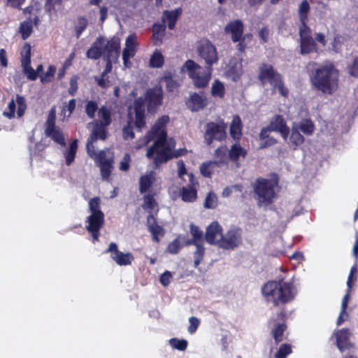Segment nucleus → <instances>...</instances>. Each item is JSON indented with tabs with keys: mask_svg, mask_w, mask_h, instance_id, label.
Instances as JSON below:
<instances>
[{
	"mask_svg": "<svg viewBox=\"0 0 358 358\" xmlns=\"http://www.w3.org/2000/svg\"><path fill=\"white\" fill-rule=\"evenodd\" d=\"M169 343L171 347L180 351H185L187 348V341L185 339H178L173 338L169 340Z\"/></svg>",
	"mask_w": 358,
	"mask_h": 358,
	"instance_id": "8fccbe9b",
	"label": "nucleus"
},
{
	"mask_svg": "<svg viewBox=\"0 0 358 358\" xmlns=\"http://www.w3.org/2000/svg\"><path fill=\"white\" fill-rule=\"evenodd\" d=\"M19 32L23 40L28 38L33 32V25L31 20H25L20 23Z\"/></svg>",
	"mask_w": 358,
	"mask_h": 358,
	"instance_id": "ea45409f",
	"label": "nucleus"
},
{
	"mask_svg": "<svg viewBox=\"0 0 358 358\" xmlns=\"http://www.w3.org/2000/svg\"><path fill=\"white\" fill-rule=\"evenodd\" d=\"M189 184L187 187H182L180 190L181 199L186 203H193L197 199L196 186L198 181L192 173L188 174Z\"/></svg>",
	"mask_w": 358,
	"mask_h": 358,
	"instance_id": "f3484780",
	"label": "nucleus"
},
{
	"mask_svg": "<svg viewBox=\"0 0 358 358\" xmlns=\"http://www.w3.org/2000/svg\"><path fill=\"white\" fill-rule=\"evenodd\" d=\"M296 127L306 136H311L315 131V125L310 119L303 120L299 124L296 125Z\"/></svg>",
	"mask_w": 358,
	"mask_h": 358,
	"instance_id": "e433bc0d",
	"label": "nucleus"
},
{
	"mask_svg": "<svg viewBox=\"0 0 358 358\" xmlns=\"http://www.w3.org/2000/svg\"><path fill=\"white\" fill-rule=\"evenodd\" d=\"M198 56L205 62L206 67L213 68L219 61L218 52L212 42L206 38L200 39L196 43Z\"/></svg>",
	"mask_w": 358,
	"mask_h": 358,
	"instance_id": "6e6552de",
	"label": "nucleus"
},
{
	"mask_svg": "<svg viewBox=\"0 0 358 358\" xmlns=\"http://www.w3.org/2000/svg\"><path fill=\"white\" fill-rule=\"evenodd\" d=\"M56 67L53 65L49 66L47 71L41 75V81L43 83L51 82L55 76Z\"/></svg>",
	"mask_w": 358,
	"mask_h": 358,
	"instance_id": "864d4df0",
	"label": "nucleus"
},
{
	"mask_svg": "<svg viewBox=\"0 0 358 358\" xmlns=\"http://www.w3.org/2000/svg\"><path fill=\"white\" fill-rule=\"evenodd\" d=\"M104 60L106 62L104 71L109 73L112 70L113 63L116 62L120 57V39L116 36L111 38L104 45Z\"/></svg>",
	"mask_w": 358,
	"mask_h": 358,
	"instance_id": "f8f14e48",
	"label": "nucleus"
},
{
	"mask_svg": "<svg viewBox=\"0 0 358 358\" xmlns=\"http://www.w3.org/2000/svg\"><path fill=\"white\" fill-rule=\"evenodd\" d=\"M270 31L267 26L263 27L258 33L259 38L262 43H266L268 41Z\"/></svg>",
	"mask_w": 358,
	"mask_h": 358,
	"instance_id": "774afa93",
	"label": "nucleus"
},
{
	"mask_svg": "<svg viewBox=\"0 0 358 358\" xmlns=\"http://www.w3.org/2000/svg\"><path fill=\"white\" fill-rule=\"evenodd\" d=\"M88 24L87 20L85 17H80L78 19V24L76 27V34L77 38H80L83 32L85 30Z\"/></svg>",
	"mask_w": 358,
	"mask_h": 358,
	"instance_id": "5fc2aeb1",
	"label": "nucleus"
},
{
	"mask_svg": "<svg viewBox=\"0 0 358 358\" xmlns=\"http://www.w3.org/2000/svg\"><path fill=\"white\" fill-rule=\"evenodd\" d=\"M224 31L231 34V38L234 43H237L242 38L244 24L241 20H232L225 26Z\"/></svg>",
	"mask_w": 358,
	"mask_h": 358,
	"instance_id": "412c9836",
	"label": "nucleus"
},
{
	"mask_svg": "<svg viewBox=\"0 0 358 358\" xmlns=\"http://www.w3.org/2000/svg\"><path fill=\"white\" fill-rule=\"evenodd\" d=\"M164 63V56L159 50H155L150 59V66L152 68H160Z\"/></svg>",
	"mask_w": 358,
	"mask_h": 358,
	"instance_id": "37998d69",
	"label": "nucleus"
},
{
	"mask_svg": "<svg viewBox=\"0 0 358 358\" xmlns=\"http://www.w3.org/2000/svg\"><path fill=\"white\" fill-rule=\"evenodd\" d=\"M99 109L97 102L93 100L88 101L85 107V113L90 119L94 118L95 113Z\"/></svg>",
	"mask_w": 358,
	"mask_h": 358,
	"instance_id": "de8ad7c7",
	"label": "nucleus"
},
{
	"mask_svg": "<svg viewBox=\"0 0 358 358\" xmlns=\"http://www.w3.org/2000/svg\"><path fill=\"white\" fill-rule=\"evenodd\" d=\"M143 201L144 202L142 206L143 209H149L150 210H152L155 206L157 205L154 194H148L144 195Z\"/></svg>",
	"mask_w": 358,
	"mask_h": 358,
	"instance_id": "3c124183",
	"label": "nucleus"
},
{
	"mask_svg": "<svg viewBox=\"0 0 358 358\" xmlns=\"http://www.w3.org/2000/svg\"><path fill=\"white\" fill-rule=\"evenodd\" d=\"M190 233L193 238H194L196 241H198L200 244L203 245L204 238L203 234L200 229L194 225V224H191L189 225Z\"/></svg>",
	"mask_w": 358,
	"mask_h": 358,
	"instance_id": "09e8293b",
	"label": "nucleus"
},
{
	"mask_svg": "<svg viewBox=\"0 0 358 358\" xmlns=\"http://www.w3.org/2000/svg\"><path fill=\"white\" fill-rule=\"evenodd\" d=\"M78 150V140L75 139L71 142L69 150L64 153L66 164L70 166L75 160Z\"/></svg>",
	"mask_w": 358,
	"mask_h": 358,
	"instance_id": "f704fd0d",
	"label": "nucleus"
},
{
	"mask_svg": "<svg viewBox=\"0 0 358 358\" xmlns=\"http://www.w3.org/2000/svg\"><path fill=\"white\" fill-rule=\"evenodd\" d=\"M310 5L307 0H303L299 7L300 24L299 35L301 53H308L315 50V44L313 38L312 30L308 25Z\"/></svg>",
	"mask_w": 358,
	"mask_h": 358,
	"instance_id": "7ed1b4c3",
	"label": "nucleus"
},
{
	"mask_svg": "<svg viewBox=\"0 0 358 358\" xmlns=\"http://www.w3.org/2000/svg\"><path fill=\"white\" fill-rule=\"evenodd\" d=\"M290 142L295 147L302 145L305 141V138L300 133V130L297 127L293 126L291 131V135L289 137Z\"/></svg>",
	"mask_w": 358,
	"mask_h": 358,
	"instance_id": "4c0bfd02",
	"label": "nucleus"
},
{
	"mask_svg": "<svg viewBox=\"0 0 358 358\" xmlns=\"http://www.w3.org/2000/svg\"><path fill=\"white\" fill-rule=\"evenodd\" d=\"M151 155L148 154V149L147 150L146 157L148 159L153 160V164L155 168L159 167L162 164L166 163L172 158H177L182 155V150H177L173 153L171 148L166 144L157 145L154 148Z\"/></svg>",
	"mask_w": 358,
	"mask_h": 358,
	"instance_id": "9b49d317",
	"label": "nucleus"
},
{
	"mask_svg": "<svg viewBox=\"0 0 358 358\" xmlns=\"http://www.w3.org/2000/svg\"><path fill=\"white\" fill-rule=\"evenodd\" d=\"M278 184V180L267 178H259L256 180L253 190L259 206H268L273 202L277 196L275 189Z\"/></svg>",
	"mask_w": 358,
	"mask_h": 358,
	"instance_id": "0eeeda50",
	"label": "nucleus"
},
{
	"mask_svg": "<svg viewBox=\"0 0 358 358\" xmlns=\"http://www.w3.org/2000/svg\"><path fill=\"white\" fill-rule=\"evenodd\" d=\"M313 41H314L315 44V50H313V51L308 52V53H301V49H300L299 50V53L301 55H309V54L313 53V52H317L318 47H317V43L321 44L322 47L326 46V45H327V40H326L325 35L323 33H321V32L315 33V38L313 37ZM299 48H301L300 46H299Z\"/></svg>",
	"mask_w": 358,
	"mask_h": 358,
	"instance_id": "a18cd8bd",
	"label": "nucleus"
},
{
	"mask_svg": "<svg viewBox=\"0 0 358 358\" xmlns=\"http://www.w3.org/2000/svg\"><path fill=\"white\" fill-rule=\"evenodd\" d=\"M136 50H133L130 48L125 47L123 50L122 52V59L124 65L126 67H129V64H130L129 59L131 57H133L135 55Z\"/></svg>",
	"mask_w": 358,
	"mask_h": 358,
	"instance_id": "680f3d73",
	"label": "nucleus"
},
{
	"mask_svg": "<svg viewBox=\"0 0 358 358\" xmlns=\"http://www.w3.org/2000/svg\"><path fill=\"white\" fill-rule=\"evenodd\" d=\"M107 127L95 123L94 128L89 137L95 141H97L99 139L104 141L107 138Z\"/></svg>",
	"mask_w": 358,
	"mask_h": 358,
	"instance_id": "473e14b6",
	"label": "nucleus"
},
{
	"mask_svg": "<svg viewBox=\"0 0 358 358\" xmlns=\"http://www.w3.org/2000/svg\"><path fill=\"white\" fill-rule=\"evenodd\" d=\"M186 69L189 78L196 89L207 87L210 81L213 68L201 66L192 59H187L182 67V70Z\"/></svg>",
	"mask_w": 358,
	"mask_h": 358,
	"instance_id": "423d86ee",
	"label": "nucleus"
},
{
	"mask_svg": "<svg viewBox=\"0 0 358 358\" xmlns=\"http://www.w3.org/2000/svg\"><path fill=\"white\" fill-rule=\"evenodd\" d=\"M229 133L234 140L238 141L242 136V122L238 115L233 117L230 124Z\"/></svg>",
	"mask_w": 358,
	"mask_h": 358,
	"instance_id": "c756f323",
	"label": "nucleus"
},
{
	"mask_svg": "<svg viewBox=\"0 0 358 358\" xmlns=\"http://www.w3.org/2000/svg\"><path fill=\"white\" fill-rule=\"evenodd\" d=\"M122 135L123 138L127 139H133L135 137V134L133 131V127L131 125V120L128 121L127 125H125L122 129Z\"/></svg>",
	"mask_w": 358,
	"mask_h": 358,
	"instance_id": "e2e57ef3",
	"label": "nucleus"
},
{
	"mask_svg": "<svg viewBox=\"0 0 358 358\" xmlns=\"http://www.w3.org/2000/svg\"><path fill=\"white\" fill-rule=\"evenodd\" d=\"M147 227L152 235V241L159 243V236H164L165 232L163 227L157 224L155 217L151 213L147 217Z\"/></svg>",
	"mask_w": 358,
	"mask_h": 358,
	"instance_id": "b1692460",
	"label": "nucleus"
},
{
	"mask_svg": "<svg viewBox=\"0 0 358 358\" xmlns=\"http://www.w3.org/2000/svg\"><path fill=\"white\" fill-rule=\"evenodd\" d=\"M89 208L91 214L85 220V228L92 235L94 242L98 241L100 236V230L104 224V213L101 209V199L96 196L89 201Z\"/></svg>",
	"mask_w": 358,
	"mask_h": 358,
	"instance_id": "39448f33",
	"label": "nucleus"
},
{
	"mask_svg": "<svg viewBox=\"0 0 358 358\" xmlns=\"http://www.w3.org/2000/svg\"><path fill=\"white\" fill-rule=\"evenodd\" d=\"M163 79L166 83V90L169 92H173L179 87L178 83L173 79L171 72L166 73Z\"/></svg>",
	"mask_w": 358,
	"mask_h": 358,
	"instance_id": "c03bdc74",
	"label": "nucleus"
},
{
	"mask_svg": "<svg viewBox=\"0 0 358 358\" xmlns=\"http://www.w3.org/2000/svg\"><path fill=\"white\" fill-rule=\"evenodd\" d=\"M217 162L208 161L203 162L200 166L201 175L206 178H211L213 175V166L216 165Z\"/></svg>",
	"mask_w": 358,
	"mask_h": 358,
	"instance_id": "49530a36",
	"label": "nucleus"
},
{
	"mask_svg": "<svg viewBox=\"0 0 358 358\" xmlns=\"http://www.w3.org/2000/svg\"><path fill=\"white\" fill-rule=\"evenodd\" d=\"M105 252L110 253V258L120 266L131 265L134 260V257L132 253H124L119 250L117 245L114 242L109 244Z\"/></svg>",
	"mask_w": 358,
	"mask_h": 358,
	"instance_id": "dca6fc26",
	"label": "nucleus"
},
{
	"mask_svg": "<svg viewBox=\"0 0 358 358\" xmlns=\"http://www.w3.org/2000/svg\"><path fill=\"white\" fill-rule=\"evenodd\" d=\"M163 90L161 87L149 88L146 90L145 101L149 113H155L162 104Z\"/></svg>",
	"mask_w": 358,
	"mask_h": 358,
	"instance_id": "2eb2a0df",
	"label": "nucleus"
},
{
	"mask_svg": "<svg viewBox=\"0 0 358 358\" xmlns=\"http://www.w3.org/2000/svg\"><path fill=\"white\" fill-rule=\"evenodd\" d=\"M292 352L291 345L282 344L275 355V358H286Z\"/></svg>",
	"mask_w": 358,
	"mask_h": 358,
	"instance_id": "603ef678",
	"label": "nucleus"
},
{
	"mask_svg": "<svg viewBox=\"0 0 358 358\" xmlns=\"http://www.w3.org/2000/svg\"><path fill=\"white\" fill-rule=\"evenodd\" d=\"M134 109L135 114L145 113V100L142 97L134 100Z\"/></svg>",
	"mask_w": 358,
	"mask_h": 358,
	"instance_id": "0e129e2a",
	"label": "nucleus"
},
{
	"mask_svg": "<svg viewBox=\"0 0 358 358\" xmlns=\"http://www.w3.org/2000/svg\"><path fill=\"white\" fill-rule=\"evenodd\" d=\"M168 115H162L155 123L148 133L150 138H156L153 144L148 148V154L151 155L154 148L157 145L166 144L167 140V132L166 130V124L169 122Z\"/></svg>",
	"mask_w": 358,
	"mask_h": 358,
	"instance_id": "1a4fd4ad",
	"label": "nucleus"
},
{
	"mask_svg": "<svg viewBox=\"0 0 358 358\" xmlns=\"http://www.w3.org/2000/svg\"><path fill=\"white\" fill-rule=\"evenodd\" d=\"M308 75L312 87L326 94H332L338 89L339 72L332 64L320 65Z\"/></svg>",
	"mask_w": 358,
	"mask_h": 358,
	"instance_id": "f257e3e1",
	"label": "nucleus"
},
{
	"mask_svg": "<svg viewBox=\"0 0 358 358\" xmlns=\"http://www.w3.org/2000/svg\"><path fill=\"white\" fill-rule=\"evenodd\" d=\"M95 141H96L95 140L92 139L91 138L89 137L87 138V144H86L87 153L94 160L97 158V155H98V152H96L95 151V147L94 145V143Z\"/></svg>",
	"mask_w": 358,
	"mask_h": 358,
	"instance_id": "13d9d810",
	"label": "nucleus"
},
{
	"mask_svg": "<svg viewBox=\"0 0 358 358\" xmlns=\"http://www.w3.org/2000/svg\"><path fill=\"white\" fill-rule=\"evenodd\" d=\"M96 165L100 168L101 176L103 180H108L113 169V157L106 158L104 150L98 152L97 158L94 159Z\"/></svg>",
	"mask_w": 358,
	"mask_h": 358,
	"instance_id": "a211bd4d",
	"label": "nucleus"
},
{
	"mask_svg": "<svg viewBox=\"0 0 358 358\" xmlns=\"http://www.w3.org/2000/svg\"><path fill=\"white\" fill-rule=\"evenodd\" d=\"M242 243V234L240 228L228 230L220 239L219 246L224 250H234Z\"/></svg>",
	"mask_w": 358,
	"mask_h": 358,
	"instance_id": "4468645a",
	"label": "nucleus"
},
{
	"mask_svg": "<svg viewBox=\"0 0 358 358\" xmlns=\"http://www.w3.org/2000/svg\"><path fill=\"white\" fill-rule=\"evenodd\" d=\"M247 153V150L242 148L239 143H234L231 146L228 152V156L231 162H236L238 161L240 157L245 158Z\"/></svg>",
	"mask_w": 358,
	"mask_h": 358,
	"instance_id": "2f4dec72",
	"label": "nucleus"
},
{
	"mask_svg": "<svg viewBox=\"0 0 358 358\" xmlns=\"http://www.w3.org/2000/svg\"><path fill=\"white\" fill-rule=\"evenodd\" d=\"M268 127L270 131L280 133L285 140L287 138L290 132L289 128L287 127L283 116L281 115L274 116Z\"/></svg>",
	"mask_w": 358,
	"mask_h": 358,
	"instance_id": "4be33fe9",
	"label": "nucleus"
},
{
	"mask_svg": "<svg viewBox=\"0 0 358 358\" xmlns=\"http://www.w3.org/2000/svg\"><path fill=\"white\" fill-rule=\"evenodd\" d=\"M16 102L17 103V113L18 117H22L25 112L27 108L26 101L24 96L19 94L16 95Z\"/></svg>",
	"mask_w": 358,
	"mask_h": 358,
	"instance_id": "4d7b16f0",
	"label": "nucleus"
},
{
	"mask_svg": "<svg viewBox=\"0 0 358 358\" xmlns=\"http://www.w3.org/2000/svg\"><path fill=\"white\" fill-rule=\"evenodd\" d=\"M62 0H46L44 3V10L49 15L55 13L62 7Z\"/></svg>",
	"mask_w": 358,
	"mask_h": 358,
	"instance_id": "58836bf2",
	"label": "nucleus"
},
{
	"mask_svg": "<svg viewBox=\"0 0 358 358\" xmlns=\"http://www.w3.org/2000/svg\"><path fill=\"white\" fill-rule=\"evenodd\" d=\"M217 206V196L213 193L210 192L206 197L204 202V207L206 208L213 209L215 208Z\"/></svg>",
	"mask_w": 358,
	"mask_h": 358,
	"instance_id": "bf43d9fd",
	"label": "nucleus"
},
{
	"mask_svg": "<svg viewBox=\"0 0 358 358\" xmlns=\"http://www.w3.org/2000/svg\"><path fill=\"white\" fill-rule=\"evenodd\" d=\"M186 103L192 111H199L207 106L208 101L206 96L196 92H193L189 94Z\"/></svg>",
	"mask_w": 358,
	"mask_h": 358,
	"instance_id": "393cba45",
	"label": "nucleus"
},
{
	"mask_svg": "<svg viewBox=\"0 0 358 358\" xmlns=\"http://www.w3.org/2000/svg\"><path fill=\"white\" fill-rule=\"evenodd\" d=\"M78 77L76 75L73 76L70 78V82H69L70 87L68 90V92L71 96H74L78 90Z\"/></svg>",
	"mask_w": 358,
	"mask_h": 358,
	"instance_id": "69168bd1",
	"label": "nucleus"
},
{
	"mask_svg": "<svg viewBox=\"0 0 358 358\" xmlns=\"http://www.w3.org/2000/svg\"><path fill=\"white\" fill-rule=\"evenodd\" d=\"M335 336L336 345L341 352L352 347L353 345L350 341V332L348 329L343 328L338 330L335 333Z\"/></svg>",
	"mask_w": 358,
	"mask_h": 358,
	"instance_id": "a878e982",
	"label": "nucleus"
},
{
	"mask_svg": "<svg viewBox=\"0 0 358 358\" xmlns=\"http://www.w3.org/2000/svg\"><path fill=\"white\" fill-rule=\"evenodd\" d=\"M194 245L196 247V250L194 252V266L197 267L201 262H202L204 254H205V248L202 244H200L198 241H196L194 238H192L189 239H187L182 245L184 246H189Z\"/></svg>",
	"mask_w": 358,
	"mask_h": 358,
	"instance_id": "bb28decb",
	"label": "nucleus"
},
{
	"mask_svg": "<svg viewBox=\"0 0 358 358\" xmlns=\"http://www.w3.org/2000/svg\"><path fill=\"white\" fill-rule=\"evenodd\" d=\"M23 69L24 73L27 76L29 80H35L38 76L35 70L31 66V64L21 65Z\"/></svg>",
	"mask_w": 358,
	"mask_h": 358,
	"instance_id": "052dcab7",
	"label": "nucleus"
},
{
	"mask_svg": "<svg viewBox=\"0 0 358 358\" xmlns=\"http://www.w3.org/2000/svg\"><path fill=\"white\" fill-rule=\"evenodd\" d=\"M105 39L103 36H99L92 43V46L87 50L86 56L89 59L94 60L99 59L101 56L105 58L106 52L104 50Z\"/></svg>",
	"mask_w": 358,
	"mask_h": 358,
	"instance_id": "5701e85b",
	"label": "nucleus"
},
{
	"mask_svg": "<svg viewBox=\"0 0 358 358\" xmlns=\"http://www.w3.org/2000/svg\"><path fill=\"white\" fill-rule=\"evenodd\" d=\"M152 40L155 45L159 46L162 42L165 36L166 24L165 22L154 23L152 28Z\"/></svg>",
	"mask_w": 358,
	"mask_h": 358,
	"instance_id": "cd10ccee",
	"label": "nucleus"
},
{
	"mask_svg": "<svg viewBox=\"0 0 358 358\" xmlns=\"http://www.w3.org/2000/svg\"><path fill=\"white\" fill-rule=\"evenodd\" d=\"M99 120L95 123L108 127L112 122L111 109L106 106H101L98 110Z\"/></svg>",
	"mask_w": 358,
	"mask_h": 358,
	"instance_id": "7c9ffc66",
	"label": "nucleus"
},
{
	"mask_svg": "<svg viewBox=\"0 0 358 358\" xmlns=\"http://www.w3.org/2000/svg\"><path fill=\"white\" fill-rule=\"evenodd\" d=\"M180 236L177 237L175 238L172 242H171L166 248V250L173 255H176L179 252L180 248H182V245L180 244Z\"/></svg>",
	"mask_w": 358,
	"mask_h": 358,
	"instance_id": "6e6d98bb",
	"label": "nucleus"
},
{
	"mask_svg": "<svg viewBox=\"0 0 358 358\" xmlns=\"http://www.w3.org/2000/svg\"><path fill=\"white\" fill-rule=\"evenodd\" d=\"M180 13V12L178 10L164 12V15L166 16L167 25L169 29L172 30L175 28Z\"/></svg>",
	"mask_w": 358,
	"mask_h": 358,
	"instance_id": "79ce46f5",
	"label": "nucleus"
},
{
	"mask_svg": "<svg viewBox=\"0 0 358 358\" xmlns=\"http://www.w3.org/2000/svg\"><path fill=\"white\" fill-rule=\"evenodd\" d=\"M31 45L28 43H25L22 48V50L20 52V56H21V65L23 64H31Z\"/></svg>",
	"mask_w": 358,
	"mask_h": 358,
	"instance_id": "a19ab883",
	"label": "nucleus"
},
{
	"mask_svg": "<svg viewBox=\"0 0 358 358\" xmlns=\"http://www.w3.org/2000/svg\"><path fill=\"white\" fill-rule=\"evenodd\" d=\"M56 108L52 106L49 111L47 120L45 123V134L50 137L55 143L62 147L66 145L65 136L62 129L55 125Z\"/></svg>",
	"mask_w": 358,
	"mask_h": 358,
	"instance_id": "9d476101",
	"label": "nucleus"
},
{
	"mask_svg": "<svg viewBox=\"0 0 358 358\" xmlns=\"http://www.w3.org/2000/svg\"><path fill=\"white\" fill-rule=\"evenodd\" d=\"M262 294L267 302L280 308L292 301L295 297L293 283L283 279L266 282L262 287Z\"/></svg>",
	"mask_w": 358,
	"mask_h": 358,
	"instance_id": "f03ea898",
	"label": "nucleus"
},
{
	"mask_svg": "<svg viewBox=\"0 0 358 358\" xmlns=\"http://www.w3.org/2000/svg\"><path fill=\"white\" fill-rule=\"evenodd\" d=\"M226 128L227 126L224 122L221 124L214 122H208L204 133L206 143L210 146L214 141H224L227 137Z\"/></svg>",
	"mask_w": 358,
	"mask_h": 358,
	"instance_id": "ddd939ff",
	"label": "nucleus"
},
{
	"mask_svg": "<svg viewBox=\"0 0 358 358\" xmlns=\"http://www.w3.org/2000/svg\"><path fill=\"white\" fill-rule=\"evenodd\" d=\"M286 317L287 313L284 308L277 313L276 320L282 321V323L276 324L271 331V334L277 344L283 341V334L287 327L285 323Z\"/></svg>",
	"mask_w": 358,
	"mask_h": 358,
	"instance_id": "6ab92c4d",
	"label": "nucleus"
},
{
	"mask_svg": "<svg viewBox=\"0 0 358 358\" xmlns=\"http://www.w3.org/2000/svg\"><path fill=\"white\" fill-rule=\"evenodd\" d=\"M228 152L229 150L226 145H221L215 150L214 157L217 159L215 161L217 162L216 165L225 164L227 163Z\"/></svg>",
	"mask_w": 358,
	"mask_h": 358,
	"instance_id": "c9c22d12",
	"label": "nucleus"
},
{
	"mask_svg": "<svg viewBox=\"0 0 358 358\" xmlns=\"http://www.w3.org/2000/svg\"><path fill=\"white\" fill-rule=\"evenodd\" d=\"M225 87L222 82L216 79L212 84L211 95L213 97L223 99L225 96Z\"/></svg>",
	"mask_w": 358,
	"mask_h": 358,
	"instance_id": "72a5a7b5",
	"label": "nucleus"
},
{
	"mask_svg": "<svg viewBox=\"0 0 358 358\" xmlns=\"http://www.w3.org/2000/svg\"><path fill=\"white\" fill-rule=\"evenodd\" d=\"M155 181V173L150 171L149 173L143 175L139 179V192L141 194L147 192Z\"/></svg>",
	"mask_w": 358,
	"mask_h": 358,
	"instance_id": "c85d7f7f",
	"label": "nucleus"
},
{
	"mask_svg": "<svg viewBox=\"0 0 358 358\" xmlns=\"http://www.w3.org/2000/svg\"><path fill=\"white\" fill-rule=\"evenodd\" d=\"M349 74L355 78H358V57H356L352 63L348 67Z\"/></svg>",
	"mask_w": 358,
	"mask_h": 358,
	"instance_id": "338daca9",
	"label": "nucleus"
},
{
	"mask_svg": "<svg viewBox=\"0 0 358 358\" xmlns=\"http://www.w3.org/2000/svg\"><path fill=\"white\" fill-rule=\"evenodd\" d=\"M222 228L217 221L211 222L206 228L205 239L210 245H219L222 236Z\"/></svg>",
	"mask_w": 358,
	"mask_h": 358,
	"instance_id": "aec40b11",
	"label": "nucleus"
},
{
	"mask_svg": "<svg viewBox=\"0 0 358 358\" xmlns=\"http://www.w3.org/2000/svg\"><path fill=\"white\" fill-rule=\"evenodd\" d=\"M257 78L262 85L269 83L273 92L278 90L282 96L288 97L289 90L285 85L282 76L274 69L273 65L262 63L259 67Z\"/></svg>",
	"mask_w": 358,
	"mask_h": 358,
	"instance_id": "20e7f679",
	"label": "nucleus"
}]
</instances>
